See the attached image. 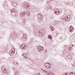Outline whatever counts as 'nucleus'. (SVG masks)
<instances>
[{"instance_id":"6ab92c4d","label":"nucleus","mask_w":75,"mask_h":75,"mask_svg":"<svg viewBox=\"0 0 75 75\" xmlns=\"http://www.w3.org/2000/svg\"><path fill=\"white\" fill-rule=\"evenodd\" d=\"M62 75H68V73L64 72L62 73Z\"/></svg>"},{"instance_id":"a878e982","label":"nucleus","mask_w":75,"mask_h":75,"mask_svg":"<svg viewBox=\"0 0 75 75\" xmlns=\"http://www.w3.org/2000/svg\"><path fill=\"white\" fill-rule=\"evenodd\" d=\"M49 1H53L54 0H49Z\"/></svg>"},{"instance_id":"39448f33","label":"nucleus","mask_w":75,"mask_h":75,"mask_svg":"<svg viewBox=\"0 0 75 75\" xmlns=\"http://www.w3.org/2000/svg\"><path fill=\"white\" fill-rule=\"evenodd\" d=\"M15 52V49L14 48H12L10 51V54L13 56Z\"/></svg>"},{"instance_id":"9d476101","label":"nucleus","mask_w":75,"mask_h":75,"mask_svg":"<svg viewBox=\"0 0 75 75\" xmlns=\"http://www.w3.org/2000/svg\"><path fill=\"white\" fill-rule=\"evenodd\" d=\"M69 32H71V33H72V32H73L74 28L72 27V26H70L69 28Z\"/></svg>"},{"instance_id":"4468645a","label":"nucleus","mask_w":75,"mask_h":75,"mask_svg":"<svg viewBox=\"0 0 75 75\" xmlns=\"http://www.w3.org/2000/svg\"><path fill=\"white\" fill-rule=\"evenodd\" d=\"M10 11L12 13H16V10L15 9V8H13Z\"/></svg>"},{"instance_id":"b1692460","label":"nucleus","mask_w":75,"mask_h":75,"mask_svg":"<svg viewBox=\"0 0 75 75\" xmlns=\"http://www.w3.org/2000/svg\"><path fill=\"white\" fill-rule=\"evenodd\" d=\"M50 9V10H52V7L50 6L49 7Z\"/></svg>"},{"instance_id":"412c9836","label":"nucleus","mask_w":75,"mask_h":75,"mask_svg":"<svg viewBox=\"0 0 75 75\" xmlns=\"http://www.w3.org/2000/svg\"><path fill=\"white\" fill-rule=\"evenodd\" d=\"M17 4L15 3L14 4V6H15V7H17Z\"/></svg>"},{"instance_id":"f03ea898","label":"nucleus","mask_w":75,"mask_h":75,"mask_svg":"<svg viewBox=\"0 0 75 75\" xmlns=\"http://www.w3.org/2000/svg\"><path fill=\"white\" fill-rule=\"evenodd\" d=\"M69 18H70V15H68L67 16L62 18L63 20L64 21H69Z\"/></svg>"},{"instance_id":"f257e3e1","label":"nucleus","mask_w":75,"mask_h":75,"mask_svg":"<svg viewBox=\"0 0 75 75\" xmlns=\"http://www.w3.org/2000/svg\"><path fill=\"white\" fill-rule=\"evenodd\" d=\"M24 7L27 10H29L30 9V6L29 5V4L28 3H24Z\"/></svg>"},{"instance_id":"ddd939ff","label":"nucleus","mask_w":75,"mask_h":75,"mask_svg":"<svg viewBox=\"0 0 75 75\" xmlns=\"http://www.w3.org/2000/svg\"><path fill=\"white\" fill-rule=\"evenodd\" d=\"M54 12L55 13L57 14H59V10L58 9H55Z\"/></svg>"},{"instance_id":"423d86ee","label":"nucleus","mask_w":75,"mask_h":75,"mask_svg":"<svg viewBox=\"0 0 75 75\" xmlns=\"http://www.w3.org/2000/svg\"><path fill=\"white\" fill-rule=\"evenodd\" d=\"M21 47L22 50H25L27 48V45L25 44H22L21 45Z\"/></svg>"},{"instance_id":"4be33fe9","label":"nucleus","mask_w":75,"mask_h":75,"mask_svg":"<svg viewBox=\"0 0 75 75\" xmlns=\"http://www.w3.org/2000/svg\"><path fill=\"white\" fill-rule=\"evenodd\" d=\"M14 63L15 64V65H16V64H17L18 65V63H17L16 62H14Z\"/></svg>"},{"instance_id":"aec40b11","label":"nucleus","mask_w":75,"mask_h":75,"mask_svg":"<svg viewBox=\"0 0 75 75\" xmlns=\"http://www.w3.org/2000/svg\"><path fill=\"white\" fill-rule=\"evenodd\" d=\"M70 75H75V74L73 72H70L69 74Z\"/></svg>"},{"instance_id":"7ed1b4c3","label":"nucleus","mask_w":75,"mask_h":75,"mask_svg":"<svg viewBox=\"0 0 75 75\" xmlns=\"http://www.w3.org/2000/svg\"><path fill=\"white\" fill-rule=\"evenodd\" d=\"M1 70L2 72L4 73V74H8V72L7 71V69L6 68L3 67L1 68Z\"/></svg>"},{"instance_id":"a211bd4d","label":"nucleus","mask_w":75,"mask_h":75,"mask_svg":"<svg viewBox=\"0 0 75 75\" xmlns=\"http://www.w3.org/2000/svg\"><path fill=\"white\" fill-rule=\"evenodd\" d=\"M26 14L28 16H29L30 15V13L29 11H26Z\"/></svg>"},{"instance_id":"f3484780","label":"nucleus","mask_w":75,"mask_h":75,"mask_svg":"<svg viewBox=\"0 0 75 75\" xmlns=\"http://www.w3.org/2000/svg\"><path fill=\"white\" fill-rule=\"evenodd\" d=\"M22 55L23 56L24 58H27V54L26 53H24L23 54H22Z\"/></svg>"},{"instance_id":"20e7f679","label":"nucleus","mask_w":75,"mask_h":75,"mask_svg":"<svg viewBox=\"0 0 75 75\" xmlns=\"http://www.w3.org/2000/svg\"><path fill=\"white\" fill-rule=\"evenodd\" d=\"M47 68H51V64L49 63H46L45 64Z\"/></svg>"},{"instance_id":"0eeeda50","label":"nucleus","mask_w":75,"mask_h":75,"mask_svg":"<svg viewBox=\"0 0 75 75\" xmlns=\"http://www.w3.org/2000/svg\"><path fill=\"white\" fill-rule=\"evenodd\" d=\"M22 40L23 41H26L27 40V35L23 33V36L22 37Z\"/></svg>"},{"instance_id":"9b49d317","label":"nucleus","mask_w":75,"mask_h":75,"mask_svg":"<svg viewBox=\"0 0 75 75\" xmlns=\"http://www.w3.org/2000/svg\"><path fill=\"white\" fill-rule=\"evenodd\" d=\"M38 18L39 20H41L42 19V16L41 15V14H39L38 15Z\"/></svg>"},{"instance_id":"f8f14e48","label":"nucleus","mask_w":75,"mask_h":75,"mask_svg":"<svg viewBox=\"0 0 75 75\" xmlns=\"http://www.w3.org/2000/svg\"><path fill=\"white\" fill-rule=\"evenodd\" d=\"M38 50L39 51H43L44 50V47L39 46L38 47Z\"/></svg>"},{"instance_id":"6e6552de","label":"nucleus","mask_w":75,"mask_h":75,"mask_svg":"<svg viewBox=\"0 0 75 75\" xmlns=\"http://www.w3.org/2000/svg\"><path fill=\"white\" fill-rule=\"evenodd\" d=\"M26 14V13L25 11H23L22 12H20V15L21 17H23V16H24Z\"/></svg>"},{"instance_id":"393cba45","label":"nucleus","mask_w":75,"mask_h":75,"mask_svg":"<svg viewBox=\"0 0 75 75\" xmlns=\"http://www.w3.org/2000/svg\"><path fill=\"white\" fill-rule=\"evenodd\" d=\"M51 31H54V28H52L51 29Z\"/></svg>"},{"instance_id":"1a4fd4ad","label":"nucleus","mask_w":75,"mask_h":75,"mask_svg":"<svg viewBox=\"0 0 75 75\" xmlns=\"http://www.w3.org/2000/svg\"><path fill=\"white\" fill-rule=\"evenodd\" d=\"M43 71L46 74H47L48 75H52V73L51 72H48L45 70H43Z\"/></svg>"},{"instance_id":"5701e85b","label":"nucleus","mask_w":75,"mask_h":75,"mask_svg":"<svg viewBox=\"0 0 75 75\" xmlns=\"http://www.w3.org/2000/svg\"><path fill=\"white\" fill-rule=\"evenodd\" d=\"M50 29H51L52 28H53V26L51 25H50Z\"/></svg>"},{"instance_id":"2eb2a0df","label":"nucleus","mask_w":75,"mask_h":75,"mask_svg":"<svg viewBox=\"0 0 75 75\" xmlns=\"http://www.w3.org/2000/svg\"><path fill=\"white\" fill-rule=\"evenodd\" d=\"M47 37L49 39H50V40H52V35H48Z\"/></svg>"},{"instance_id":"dca6fc26","label":"nucleus","mask_w":75,"mask_h":75,"mask_svg":"<svg viewBox=\"0 0 75 75\" xmlns=\"http://www.w3.org/2000/svg\"><path fill=\"white\" fill-rule=\"evenodd\" d=\"M72 47H74V45L71 46L70 45L69 47V49L70 51H71L72 50Z\"/></svg>"}]
</instances>
